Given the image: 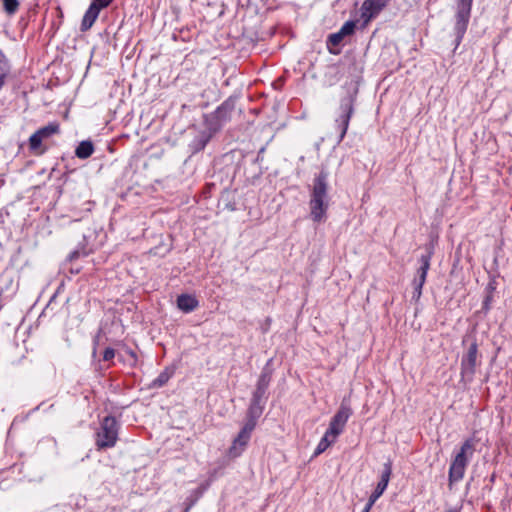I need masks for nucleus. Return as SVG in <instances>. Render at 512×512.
I'll list each match as a JSON object with an SVG mask.
<instances>
[{
    "label": "nucleus",
    "instance_id": "obj_21",
    "mask_svg": "<svg viewBox=\"0 0 512 512\" xmlns=\"http://www.w3.org/2000/svg\"><path fill=\"white\" fill-rule=\"evenodd\" d=\"M210 140V136L206 133L197 135L190 143V148L193 153L203 150Z\"/></svg>",
    "mask_w": 512,
    "mask_h": 512
},
{
    "label": "nucleus",
    "instance_id": "obj_19",
    "mask_svg": "<svg viewBox=\"0 0 512 512\" xmlns=\"http://www.w3.org/2000/svg\"><path fill=\"white\" fill-rule=\"evenodd\" d=\"M175 373V367H166L152 382L155 388L163 387Z\"/></svg>",
    "mask_w": 512,
    "mask_h": 512
},
{
    "label": "nucleus",
    "instance_id": "obj_20",
    "mask_svg": "<svg viewBox=\"0 0 512 512\" xmlns=\"http://www.w3.org/2000/svg\"><path fill=\"white\" fill-rule=\"evenodd\" d=\"M337 439V436L334 435V434H330V432L328 430H326L324 436L321 438V440L319 441L316 449H315V452L314 454L315 455H320L321 453H323L324 451H326V449L332 445Z\"/></svg>",
    "mask_w": 512,
    "mask_h": 512
},
{
    "label": "nucleus",
    "instance_id": "obj_10",
    "mask_svg": "<svg viewBox=\"0 0 512 512\" xmlns=\"http://www.w3.org/2000/svg\"><path fill=\"white\" fill-rule=\"evenodd\" d=\"M235 98H227L212 114L215 124L222 126L231 119L232 112L235 109Z\"/></svg>",
    "mask_w": 512,
    "mask_h": 512
},
{
    "label": "nucleus",
    "instance_id": "obj_29",
    "mask_svg": "<svg viewBox=\"0 0 512 512\" xmlns=\"http://www.w3.org/2000/svg\"><path fill=\"white\" fill-rule=\"evenodd\" d=\"M115 357V350L113 348H106L103 353V360L110 361Z\"/></svg>",
    "mask_w": 512,
    "mask_h": 512
},
{
    "label": "nucleus",
    "instance_id": "obj_18",
    "mask_svg": "<svg viewBox=\"0 0 512 512\" xmlns=\"http://www.w3.org/2000/svg\"><path fill=\"white\" fill-rule=\"evenodd\" d=\"M94 152V145L91 141L86 140L79 143V145L76 147L75 155L79 159H87L89 158Z\"/></svg>",
    "mask_w": 512,
    "mask_h": 512
},
{
    "label": "nucleus",
    "instance_id": "obj_7",
    "mask_svg": "<svg viewBox=\"0 0 512 512\" xmlns=\"http://www.w3.org/2000/svg\"><path fill=\"white\" fill-rule=\"evenodd\" d=\"M254 428H251V425H244L242 429L239 431L237 436L234 438L232 445L229 448L228 455L231 458H237L239 457L244 450L246 449L251 434L253 432Z\"/></svg>",
    "mask_w": 512,
    "mask_h": 512
},
{
    "label": "nucleus",
    "instance_id": "obj_3",
    "mask_svg": "<svg viewBox=\"0 0 512 512\" xmlns=\"http://www.w3.org/2000/svg\"><path fill=\"white\" fill-rule=\"evenodd\" d=\"M120 423L111 415L106 416L100 422L95 433V446L98 451L113 448L117 441Z\"/></svg>",
    "mask_w": 512,
    "mask_h": 512
},
{
    "label": "nucleus",
    "instance_id": "obj_27",
    "mask_svg": "<svg viewBox=\"0 0 512 512\" xmlns=\"http://www.w3.org/2000/svg\"><path fill=\"white\" fill-rule=\"evenodd\" d=\"M113 0H92L91 4H95L96 7L101 11L102 9L108 7Z\"/></svg>",
    "mask_w": 512,
    "mask_h": 512
},
{
    "label": "nucleus",
    "instance_id": "obj_8",
    "mask_svg": "<svg viewBox=\"0 0 512 512\" xmlns=\"http://www.w3.org/2000/svg\"><path fill=\"white\" fill-rule=\"evenodd\" d=\"M470 461L466 458L454 453L448 472L449 484L457 483L464 478L465 471Z\"/></svg>",
    "mask_w": 512,
    "mask_h": 512
},
{
    "label": "nucleus",
    "instance_id": "obj_1",
    "mask_svg": "<svg viewBox=\"0 0 512 512\" xmlns=\"http://www.w3.org/2000/svg\"><path fill=\"white\" fill-rule=\"evenodd\" d=\"M329 171L322 167L318 174L313 178L310 189V218L315 223L325 222L327 212L330 206L329 190Z\"/></svg>",
    "mask_w": 512,
    "mask_h": 512
},
{
    "label": "nucleus",
    "instance_id": "obj_30",
    "mask_svg": "<svg viewBox=\"0 0 512 512\" xmlns=\"http://www.w3.org/2000/svg\"><path fill=\"white\" fill-rule=\"evenodd\" d=\"M126 353L130 357V360H131L130 364L131 365H135L136 362H137V355H136V353L132 349H127Z\"/></svg>",
    "mask_w": 512,
    "mask_h": 512
},
{
    "label": "nucleus",
    "instance_id": "obj_2",
    "mask_svg": "<svg viewBox=\"0 0 512 512\" xmlns=\"http://www.w3.org/2000/svg\"><path fill=\"white\" fill-rule=\"evenodd\" d=\"M345 94L341 97L338 115L334 120L335 129L339 133L338 143H340L346 136L350 120L355 112V103L358 94V87L356 84H349L344 87Z\"/></svg>",
    "mask_w": 512,
    "mask_h": 512
},
{
    "label": "nucleus",
    "instance_id": "obj_12",
    "mask_svg": "<svg viewBox=\"0 0 512 512\" xmlns=\"http://www.w3.org/2000/svg\"><path fill=\"white\" fill-rule=\"evenodd\" d=\"M432 254V251H428L426 254L421 255L419 259L420 267L417 269L416 275L412 281V286H424L427 278V273L430 269Z\"/></svg>",
    "mask_w": 512,
    "mask_h": 512
},
{
    "label": "nucleus",
    "instance_id": "obj_13",
    "mask_svg": "<svg viewBox=\"0 0 512 512\" xmlns=\"http://www.w3.org/2000/svg\"><path fill=\"white\" fill-rule=\"evenodd\" d=\"M392 474V464L391 462H387L384 464L383 471L381 473L380 481L378 482L375 490L370 495L371 502H376L377 499L384 493L386 490L390 477Z\"/></svg>",
    "mask_w": 512,
    "mask_h": 512
},
{
    "label": "nucleus",
    "instance_id": "obj_23",
    "mask_svg": "<svg viewBox=\"0 0 512 512\" xmlns=\"http://www.w3.org/2000/svg\"><path fill=\"white\" fill-rule=\"evenodd\" d=\"M36 132L46 139L59 132V125L57 123H49L48 125L38 129Z\"/></svg>",
    "mask_w": 512,
    "mask_h": 512
},
{
    "label": "nucleus",
    "instance_id": "obj_11",
    "mask_svg": "<svg viewBox=\"0 0 512 512\" xmlns=\"http://www.w3.org/2000/svg\"><path fill=\"white\" fill-rule=\"evenodd\" d=\"M390 0H365L361 6V17L365 22L375 18Z\"/></svg>",
    "mask_w": 512,
    "mask_h": 512
},
{
    "label": "nucleus",
    "instance_id": "obj_14",
    "mask_svg": "<svg viewBox=\"0 0 512 512\" xmlns=\"http://www.w3.org/2000/svg\"><path fill=\"white\" fill-rule=\"evenodd\" d=\"M479 442L480 439L477 437V433L474 432L462 442L460 448L455 453L471 461Z\"/></svg>",
    "mask_w": 512,
    "mask_h": 512
},
{
    "label": "nucleus",
    "instance_id": "obj_16",
    "mask_svg": "<svg viewBox=\"0 0 512 512\" xmlns=\"http://www.w3.org/2000/svg\"><path fill=\"white\" fill-rule=\"evenodd\" d=\"M199 305L195 296L190 294H181L177 297V307L184 313L194 311Z\"/></svg>",
    "mask_w": 512,
    "mask_h": 512
},
{
    "label": "nucleus",
    "instance_id": "obj_28",
    "mask_svg": "<svg viewBox=\"0 0 512 512\" xmlns=\"http://www.w3.org/2000/svg\"><path fill=\"white\" fill-rule=\"evenodd\" d=\"M422 289L421 286H413V292L411 299L415 302H418L422 296Z\"/></svg>",
    "mask_w": 512,
    "mask_h": 512
},
{
    "label": "nucleus",
    "instance_id": "obj_35",
    "mask_svg": "<svg viewBox=\"0 0 512 512\" xmlns=\"http://www.w3.org/2000/svg\"><path fill=\"white\" fill-rule=\"evenodd\" d=\"M445 512H459V511H458V510H456V509H449V510H447V511H445Z\"/></svg>",
    "mask_w": 512,
    "mask_h": 512
},
{
    "label": "nucleus",
    "instance_id": "obj_4",
    "mask_svg": "<svg viewBox=\"0 0 512 512\" xmlns=\"http://www.w3.org/2000/svg\"><path fill=\"white\" fill-rule=\"evenodd\" d=\"M473 0H457L455 7L454 35L456 48L460 45L471 17Z\"/></svg>",
    "mask_w": 512,
    "mask_h": 512
},
{
    "label": "nucleus",
    "instance_id": "obj_32",
    "mask_svg": "<svg viewBox=\"0 0 512 512\" xmlns=\"http://www.w3.org/2000/svg\"><path fill=\"white\" fill-rule=\"evenodd\" d=\"M195 503V500H191L190 503L187 505L186 509L184 510V512H189L190 508L194 505Z\"/></svg>",
    "mask_w": 512,
    "mask_h": 512
},
{
    "label": "nucleus",
    "instance_id": "obj_33",
    "mask_svg": "<svg viewBox=\"0 0 512 512\" xmlns=\"http://www.w3.org/2000/svg\"><path fill=\"white\" fill-rule=\"evenodd\" d=\"M78 255H79V252L74 251V252H72V253L70 254V259L77 258V257H78Z\"/></svg>",
    "mask_w": 512,
    "mask_h": 512
},
{
    "label": "nucleus",
    "instance_id": "obj_31",
    "mask_svg": "<svg viewBox=\"0 0 512 512\" xmlns=\"http://www.w3.org/2000/svg\"><path fill=\"white\" fill-rule=\"evenodd\" d=\"M375 502H371V499L369 498L368 502L366 503L364 509L362 512H369L371 508L373 507Z\"/></svg>",
    "mask_w": 512,
    "mask_h": 512
},
{
    "label": "nucleus",
    "instance_id": "obj_24",
    "mask_svg": "<svg viewBox=\"0 0 512 512\" xmlns=\"http://www.w3.org/2000/svg\"><path fill=\"white\" fill-rule=\"evenodd\" d=\"M4 11L9 15H14L19 9L18 0H2Z\"/></svg>",
    "mask_w": 512,
    "mask_h": 512
},
{
    "label": "nucleus",
    "instance_id": "obj_26",
    "mask_svg": "<svg viewBox=\"0 0 512 512\" xmlns=\"http://www.w3.org/2000/svg\"><path fill=\"white\" fill-rule=\"evenodd\" d=\"M343 38L344 36H342L338 31L337 33L329 35L327 43L328 45L338 46L342 42Z\"/></svg>",
    "mask_w": 512,
    "mask_h": 512
},
{
    "label": "nucleus",
    "instance_id": "obj_9",
    "mask_svg": "<svg viewBox=\"0 0 512 512\" xmlns=\"http://www.w3.org/2000/svg\"><path fill=\"white\" fill-rule=\"evenodd\" d=\"M271 378H272L271 371H269L267 369H263L258 378L256 388L252 394V398H251L252 400L266 403V401L268 399L267 390L270 385Z\"/></svg>",
    "mask_w": 512,
    "mask_h": 512
},
{
    "label": "nucleus",
    "instance_id": "obj_25",
    "mask_svg": "<svg viewBox=\"0 0 512 512\" xmlns=\"http://www.w3.org/2000/svg\"><path fill=\"white\" fill-rule=\"evenodd\" d=\"M355 28H356V22L349 20L342 25L339 32L342 36L345 37V36L352 35L354 33Z\"/></svg>",
    "mask_w": 512,
    "mask_h": 512
},
{
    "label": "nucleus",
    "instance_id": "obj_15",
    "mask_svg": "<svg viewBox=\"0 0 512 512\" xmlns=\"http://www.w3.org/2000/svg\"><path fill=\"white\" fill-rule=\"evenodd\" d=\"M265 404L266 403L251 399L247 410V419L244 425H251V428L255 429L257 420L262 415Z\"/></svg>",
    "mask_w": 512,
    "mask_h": 512
},
{
    "label": "nucleus",
    "instance_id": "obj_17",
    "mask_svg": "<svg viewBox=\"0 0 512 512\" xmlns=\"http://www.w3.org/2000/svg\"><path fill=\"white\" fill-rule=\"evenodd\" d=\"M99 13H100L99 8L96 7L95 4H90V6L88 7V9L86 10V12L83 16L82 22H81L80 29L82 32L89 30L93 26V24L95 23V21L97 20V18L99 16Z\"/></svg>",
    "mask_w": 512,
    "mask_h": 512
},
{
    "label": "nucleus",
    "instance_id": "obj_5",
    "mask_svg": "<svg viewBox=\"0 0 512 512\" xmlns=\"http://www.w3.org/2000/svg\"><path fill=\"white\" fill-rule=\"evenodd\" d=\"M481 364L478 359V345L474 340L461 358L460 375L462 381L471 382L476 373V368Z\"/></svg>",
    "mask_w": 512,
    "mask_h": 512
},
{
    "label": "nucleus",
    "instance_id": "obj_34",
    "mask_svg": "<svg viewBox=\"0 0 512 512\" xmlns=\"http://www.w3.org/2000/svg\"><path fill=\"white\" fill-rule=\"evenodd\" d=\"M489 300H490V297H487V298L485 299V301H484V307H485L486 309H488Z\"/></svg>",
    "mask_w": 512,
    "mask_h": 512
},
{
    "label": "nucleus",
    "instance_id": "obj_6",
    "mask_svg": "<svg viewBox=\"0 0 512 512\" xmlns=\"http://www.w3.org/2000/svg\"><path fill=\"white\" fill-rule=\"evenodd\" d=\"M352 414L353 411L349 403L343 400L340 404L339 409L337 410V412L332 417L329 423V427L327 430L330 432V434H334L338 437L343 432L345 425Z\"/></svg>",
    "mask_w": 512,
    "mask_h": 512
},
{
    "label": "nucleus",
    "instance_id": "obj_22",
    "mask_svg": "<svg viewBox=\"0 0 512 512\" xmlns=\"http://www.w3.org/2000/svg\"><path fill=\"white\" fill-rule=\"evenodd\" d=\"M43 140L44 138L38 132L33 133L29 138L30 150L37 154H43L44 150L39 151Z\"/></svg>",
    "mask_w": 512,
    "mask_h": 512
}]
</instances>
